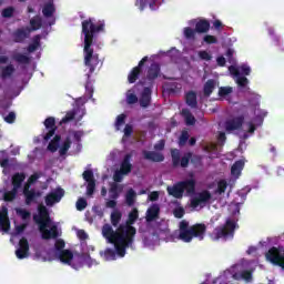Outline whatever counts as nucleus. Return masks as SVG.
Listing matches in <instances>:
<instances>
[{"mask_svg":"<svg viewBox=\"0 0 284 284\" xmlns=\"http://www.w3.org/2000/svg\"><path fill=\"white\" fill-rule=\"evenodd\" d=\"M17 119V114H14V112H9V114L4 118V121L7 123H14Z\"/></svg>","mask_w":284,"mask_h":284,"instance_id":"64","label":"nucleus"},{"mask_svg":"<svg viewBox=\"0 0 284 284\" xmlns=\"http://www.w3.org/2000/svg\"><path fill=\"white\" fill-rule=\"evenodd\" d=\"M102 235L109 243H112L115 247L118 256H125V250L132 247L134 243V236H136V227L121 224L116 231L112 229V225L104 224L102 226Z\"/></svg>","mask_w":284,"mask_h":284,"instance_id":"2","label":"nucleus"},{"mask_svg":"<svg viewBox=\"0 0 284 284\" xmlns=\"http://www.w3.org/2000/svg\"><path fill=\"white\" fill-rule=\"evenodd\" d=\"M16 212L19 216H21L22 221H28V219L31 216L30 211L26 209H17Z\"/></svg>","mask_w":284,"mask_h":284,"instance_id":"49","label":"nucleus"},{"mask_svg":"<svg viewBox=\"0 0 284 284\" xmlns=\"http://www.w3.org/2000/svg\"><path fill=\"white\" fill-rule=\"evenodd\" d=\"M243 168H245V162H243V160L236 161L231 168V174L233 176H241Z\"/></svg>","mask_w":284,"mask_h":284,"instance_id":"31","label":"nucleus"},{"mask_svg":"<svg viewBox=\"0 0 284 284\" xmlns=\"http://www.w3.org/2000/svg\"><path fill=\"white\" fill-rule=\"evenodd\" d=\"M243 123H245V116L239 115L236 118L226 120L224 128L226 132H234V130H241L243 128Z\"/></svg>","mask_w":284,"mask_h":284,"instance_id":"11","label":"nucleus"},{"mask_svg":"<svg viewBox=\"0 0 284 284\" xmlns=\"http://www.w3.org/2000/svg\"><path fill=\"white\" fill-rule=\"evenodd\" d=\"M121 192H123V187H121V185L118 183H112L109 190L110 199H119V194H121Z\"/></svg>","mask_w":284,"mask_h":284,"instance_id":"33","label":"nucleus"},{"mask_svg":"<svg viewBox=\"0 0 284 284\" xmlns=\"http://www.w3.org/2000/svg\"><path fill=\"white\" fill-rule=\"evenodd\" d=\"M131 159H132V154H130V153H128L124 156V159L120 165L121 174L128 175V174H130V172H132V163H130Z\"/></svg>","mask_w":284,"mask_h":284,"instance_id":"24","label":"nucleus"},{"mask_svg":"<svg viewBox=\"0 0 284 284\" xmlns=\"http://www.w3.org/2000/svg\"><path fill=\"white\" fill-rule=\"evenodd\" d=\"M31 32H32V30L28 27L24 29L23 28L17 29L12 33V39H13L14 43H23L26 41V39L30 38Z\"/></svg>","mask_w":284,"mask_h":284,"instance_id":"15","label":"nucleus"},{"mask_svg":"<svg viewBox=\"0 0 284 284\" xmlns=\"http://www.w3.org/2000/svg\"><path fill=\"white\" fill-rule=\"evenodd\" d=\"M161 77V64L153 62L146 70V79L151 83H154L155 79Z\"/></svg>","mask_w":284,"mask_h":284,"instance_id":"16","label":"nucleus"},{"mask_svg":"<svg viewBox=\"0 0 284 284\" xmlns=\"http://www.w3.org/2000/svg\"><path fill=\"white\" fill-rule=\"evenodd\" d=\"M171 158L173 168H187L190 161L193 165H201V155H192V152H187L181 158V151L173 149L171 150Z\"/></svg>","mask_w":284,"mask_h":284,"instance_id":"5","label":"nucleus"},{"mask_svg":"<svg viewBox=\"0 0 284 284\" xmlns=\"http://www.w3.org/2000/svg\"><path fill=\"white\" fill-rule=\"evenodd\" d=\"M139 103L142 108H150V103H152V89L146 87L143 89L141 97L139 99Z\"/></svg>","mask_w":284,"mask_h":284,"instance_id":"20","label":"nucleus"},{"mask_svg":"<svg viewBox=\"0 0 284 284\" xmlns=\"http://www.w3.org/2000/svg\"><path fill=\"white\" fill-rule=\"evenodd\" d=\"M253 271L252 270H244L242 272L239 271L237 265V281H245L246 283H252V276Z\"/></svg>","mask_w":284,"mask_h":284,"instance_id":"30","label":"nucleus"},{"mask_svg":"<svg viewBox=\"0 0 284 284\" xmlns=\"http://www.w3.org/2000/svg\"><path fill=\"white\" fill-rule=\"evenodd\" d=\"M44 126L45 130H49L45 135L43 136V139L45 141H50L52 139V136H54L55 132H57V120L52 116H49L44 120Z\"/></svg>","mask_w":284,"mask_h":284,"instance_id":"14","label":"nucleus"},{"mask_svg":"<svg viewBox=\"0 0 284 284\" xmlns=\"http://www.w3.org/2000/svg\"><path fill=\"white\" fill-rule=\"evenodd\" d=\"M72 145V140L70 138H67L62 145L60 146L59 154L60 156H64V154H68V150H70Z\"/></svg>","mask_w":284,"mask_h":284,"instance_id":"41","label":"nucleus"},{"mask_svg":"<svg viewBox=\"0 0 284 284\" xmlns=\"http://www.w3.org/2000/svg\"><path fill=\"white\" fill-rule=\"evenodd\" d=\"M125 119H126V115L124 113L116 116V121H115L116 130H121V125H125Z\"/></svg>","mask_w":284,"mask_h":284,"instance_id":"52","label":"nucleus"},{"mask_svg":"<svg viewBox=\"0 0 284 284\" xmlns=\"http://www.w3.org/2000/svg\"><path fill=\"white\" fill-rule=\"evenodd\" d=\"M232 87H221L219 89V97H227V94H232Z\"/></svg>","mask_w":284,"mask_h":284,"instance_id":"54","label":"nucleus"},{"mask_svg":"<svg viewBox=\"0 0 284 284\" xmlns=\"http://www.w3.org/2000/svg\"><path fill=\"white\" fill-rule=\"evenodd\" d=\"M166 192L170 196L174 199H183V186L181 182L175 183L173 186H168Z\"/></svg>","mask_w":284,"mask_h":284,"instance_id":"21","label":"nucleus"},{"mask_svg":"<svg viewBox=\"0 0 284 284\" xmlns=\"http://www.w3.org/2000/svg\"><path fill=\"white\" fill-rule=\"evenodd\" d=\"M17 194H19V191L17 189H12L11 191L4 192L3 199L10 203L17 199Z\"/></svg>","mask_w":284,"mask_h":284,"instance_id":"42","label":"nucleus"},{"mask_svg":"<svg viewBox=\"0 0 284 284\" xmlns=\"http://www.w3.org/2000/svg\"><path fill=\"white\" fill-rule=\"evenodd\" d=\"M55 256H58L59 261L61 263H65L67 265H70L72 263V258H74V253L70 250L61 251L60 253H57Z\"/></svg>","mask_w":284,"mask_h":284,"instance_id":"25","label":"nucleus"},{"mask_svg":"<svg viewBox=\"0 0 284 284\" xmlns=\"http://www.w3.org/2000/svg\"><path fill=\"white\" fill-rule=\"evenodd\" d=\"M203 41H204L205 43H207L209 45H212L213 43H217V42H219V40L216 39V37L210 36V34L204 36Z\"/></svg>","mask_w":284,"mask_h":284,"instance_id":"60","label":"nucleus"},{"mask_svg":"<svg viewBox=\"0 0 284 284\" xmlns=\"http://www.w3.org/2000/svg\"><path fill=\"white\" fill-rule=\"evenodd\" d=\"M39 48H41V34H37L32 38V43L28 45L27 50L32 54V52H37Z\"/></svg>","mask_w":284,"mask_h":284,"instance_id":"28","label":"nucleus"},{"mask_svg":"<svg viewBox=\"0 0 284 284\" xmlns=\"http://www.w3.org/2000/svg\"><path fill=\"white\" fill-rule=\"evenodd\" d=\"M182 116H184V121L186 125H195L196 124V118L187 109L182 110Z\"/></svg>","mask_w":284,"mask_h":284,"instance_id":"32","label":"nucleus"},{"mask_svg":"<svg viewBox=\"0 0 284 284\" xmlns=\"http://www.w3.org/2000/svg\"><path fill=\"white\" fill-rule=\"evenodd\" d=\"M143 158L146 161H152V163H163L165 161V155L156 151H143Z\"/></svg>","mask_w":284,"mask_h":284,"instance_id":"19","label":"nucleus"},{"mask_svg":"<svg viewBox=\"0 0 284 284\" xmlns=\"http://www.w3.org/2000/svg\"><path fill=\"white\" fill-rule=\"evenodd\" d=\"M41 191H36L34 189H30V184H24L23 187V196L26 205H31L32 203H37L38 199L42 196Z\"/></svg>","mask_w":284,"mask_h":284,"instance_id":"8","label":"nucleus"},{"mask_svg":"<svg viewBox=\"0 0 284 284\" xmlns=\"http://www.w3.org/2000/svg\"><path fill=\"white\" fill-rule=\"evenodd\" d=\"M13 59L14 61H17V63H24V64L30 63V58L23 53L16 54Z\"/></svg>","mask_w":284,"mask_h":284,"instance_id":"46","label":"nucleus"},{"mask_svg":"<svg viewBox=\"0 0 284 284\" xmlns=\"http://www.w3.org/2000/svg\"><path fill=\"white\" fill-rule=\"evenodd\" d=\"M104 257L106 261H114L116 258V251L106 248L104 252Z\"/></svg>","mask_w":284,"mask_h":284,"instance_id":"51","label":"nucleus"},{"mask_svg":"<svg viewBox=\"0 0 284 284\" xmlns=\"http://www.w3.org/2000/svg\"><path fill=\"white\" fill-rule=\"evenodd\" d=\"M142 72L143 71L134 67L128 75L129 83H136V80L139 79V77H141Z\"/></svg>","mask_w":284,"mask_h":284,"instance_id":"37","label":"nucleus"},{"mask_svg":"<svg viewBox=\"0 0 284 284\" xmlns=\"http://www.w3.org/2000/svg\"><path fill=\"white\" fill-rule=\"evenodd\" d=\"M173 216H175V219H183V216H185V209L182 206L174 209Z\"/></svg>","mask_w":284,"mask_h":284,"instance_id":"57","label":"nucleus"},{"mask_svg":"<svg viewBox=\"0 0 284 284\" xmlns=\"http://www.w3.org/2000/svg\"><path fill=\"white\" fill-rule=\"evenodd\" d=\"M14 14V8L13 7H9L2 10V17L3 19H10L12 18Z\"/></svg>","mask_w":284,"mask_h":284,"instance_id":"55","label":"nucleus"},{"mask_svg":"<svg viewBox=\"0 0 284 284\" xmlns=\"http://www.w3.org/2000/svg\"><path fill=\"white\" fill-rule=\"evenodd\" d=\"M82 179L88 183L87 185L88 196H92V194H94V191L97 190V180L94 179V172L92 170H85L82 173Z\"/></svg>","mask_w":284,"mask_h":284,"instance_id":"10","label":"nucleus"},{"mask_svg":"<svg viewBox=\"0 0 284 284\" xmlns=\"http://www.w3.org/2000/svg\"><path fill=\"white\" fill-rule=\"evenodd\" d=\"M23 181H26V173H14L11 178V185L13 190H21V185H23Z\"/></svg>","mask_w":284,"mask_h":284,"instance_id":"23","label":"nucleus"},{"mask_svg":"<svg viewBox=\"0 0 284 284\" xmlns=\"http://www.w3.org/2000/svg\"><path fill=\"white\" fill-rule=\"evenodd\" d=\"M63 196H65V191L62 187H58L55 191L45 195L44 203L48 207H52L54 203H60Z\"/></svg>","mask_w":284,"mask_h":284,"instance_id":"9","label":"nucleus"},{"mask_svg":"<svg viewBox=\"0 0 284 284\" xmlns=\"http://www.w3.org/2000/svg\"><path fill=\"white\" fill-rule=\"evenodd\" d=\"M225 190H227V181H225V180H220V181L217 182L216 193H217V194H225Z\"/></svg>","mask_w":284,"mask_h":284,"instance_id":"48","label":"nucleus"},{"mask_svg":"<svg viewBox=\"0 0 284 284\" xmlns=\"http://www.w3.org/2000/svg\"><path fill=\"white\" fill-rule=\"evenodd\" d=\"M205 232H207V225L203 223H196L190 226V222L183 220L179 225V241L183 243H192L194 239L203 241L205 239Z\"/></svg>","mask_w":284,"mask_h":284,"instance_id":"4","label":"nucleus"},{"mask_svg":"<svg viewBox=\"0 0 284 284\" xmlns=\"http://www.w3.org/2000/svg\"><path fill=\"white\" fill-rule=\"evenodd\" d=\"M0 231L10 232V217H8V207L6 206L0 211Z\"/></svg>","mask_w":284,"mask_h":284,"instance_id":"17","label":"nucleus"},{"mask_svg":"<svg viewBox=\"0 0 284 284\" xmlns=\"http://www.w3.org/2000/svg\"><path fill=\"white\" fill-rule=\"evenodd\" d=\"M105 30V21L100 20L97 22V19L89 18L82 21V34L84 36V48H83V55H84V65L89 68V73H87L88 81L85 83V90L89 94H93L94 90L90 87V77L94 74L97 70V65L101 62L99 60V54L94 53V49L92 44L94 43V39L99 32H103Z\"/></svg>","mask_w":284,"mask_h":284,"instance_id":"1","label":"nucleus"},{"mask_svg":"<svg viewBox=\"0 0 284 284\" xmlns=\"http://www.w3.org/2000/svg\"><path fill=\"white\" fill-rule=\"evenodd\" d=\"M180 185H182L183 193L194 194L196 192V181L194 179L180 181Z\"/></svg>","mask_w":284,"mask_h":284,"instance_id":"22","label":"nucleus"},{"mask_svg":"<svg viewBox=\"0 0 284 284\" xmlns=\"http://www.w3.org/2000/svg\"><path fill=\"white\" fill-rule=\"evenodd\" d=\"M135 201H136V192L134 191V189H129L125 194L126 205H129V207H132V205H134Z\"/></svg>","mask_w":284,"mask_h":284,"instance_id":"34","label":"nucleus"},{"mask_svg":"<svg viewBox=\"0 0 284 284\" xmlns=\"http://www.w3.org/2000/svg\"><path fill=\"white\" fill-rule=\"evenodd\" d=\"M59 143H61V135H54L53 140L48 144L49 152H57L59 150Z\"/></svg>","mask_w":284,"mask_h":284,"instance_id":"36","label":"nucleus"},{"mask_svg":"<svg viewBox=\"0 0 284 284\" xmlns=\"http://www.w3.org/2000/svg\"><path fill=\"white\" fill-rule=\"evenodd\" d=\"M236 83L240 88H245L250 83V80L246 77L240 75L236 79Z\"/></svg>","mask_w":284,"mask_h":284,"instance_id":"59","label":"nucleus"},{"mask_svg":"<svg viewBox=\"0 0 284 284\" xmlns=\"http://www.w3.org/2000/svg\"><path fill=\"white\" fill-rule=\"evenodd\" d=\"M160 214H161V206L159 204H152L146 210V215H145L146 223H152V221H156Z\"/></svg>","mask_w":284,"mask_h":284,"instance_id":"18","label":"nucleus"},{"mask_svg":"<svg viewBox=\"0 0 284 284\" xmlns=\"http://www.w3.org/2000/svg\"><path fill=\"white\" fill-rule=\"evenodd\" d=\"M210 201H212V193H210L207 190H204L197 193V195L191 200V206L199 207V205H205V203H210Z\"/></svg>","mask_w":284,"mask_h":284,"instance_id":"12","label":"nucleus"},{"mask_svg":"<svg viewBox=\"0 0 284 284\" xmlns=\"http://www.w3.org/2000/svg\"><path fill=\"white\" fill-rule=\"evenodd\" d=\"M139 219V210L133 209L130 213H129V219L126 221V225H129V227H132V225H134V223H136V220Z\"/></svg>","mask_w":284,"mask_h":284,"instance_id":"40","label":"nucleus"},{"mask_svg":"<svg viewBox=\"0 0 284 284\" xmlns=\"http://www.w3.org/2000/svg\"><path fill=\"white\" fill-rule=\"evenodd\" d=\"M216 90V80L214 79H209L203 87V94L207 99L212 97V92Z\"/></svg>","mask_w":284,"mask_h":284,"instance_id":"26","label":"nucleus"},{"mask_svg":"<svg viewBox=\"0 0 284 284\" xmlns=\"http://www.w3.org/2000/svg\"><path fill=\"white\" fill-rule=\"evenodd\" d=\"M33 221L39 225V231L43 241H50V239H59V229L57 225H52V219H50V212L43 204L38 205V214L33 215ZM50 227V230H48Z\"/></svg>","mask_w":284,"mask_h":284,"instance_id":"3","label":"nucleus"},{"mask_svg":"<svg viewBox=\"0 0 284 284\" xmlns=\"http://www.w3.org/2000/svg\"><path fill=\"white\" fill-rule=\"evenodd\" d=\"M77 236L80 241H88V233L84 230H78Z\"/></svg>","mask_w":284,"mask_h":284,"instance_id":"63","label":"nucleus"},{"mask_svg":"<svg viewBox=\"0 0 284 284\" xmlns=\"http://www.w3.org/2000/svg\"><path fill=\"white\" fill-rule=\"evenodd\" d=\"M11 74H14V65L9 64L4 67L1 71V78L2 79H8Z\"/></svg>","mask_w":284,"mask_h":284,"instance_id":"43","label":"nucleus"},{"mask_svg":"<svg viewBox=\"0 0 284 284\" xmlns=\"http://www.w3.org/2000/svg\"><path fill=\"white\" fill-rule=\"evenodd\" d=\"M37 181H39V173H33L29 179L26 185H33V183H37Z\"/></svg>","mask_w":284,"mask_h":284,"instance_id":"62","label":"nucleus"},{"mask_svg":"<svg viewBox=\"0 0 284 284\" xmlns=\"http://www.w3.org/2000/svg\"><path fill=\"white\" fill-rule=\"evenodd\" d=\"M75 116H77V112H74V111L67 112L65 116H63L62 120L60 121V125L70 123V121H74Z\"/></svg>","mask_w":284,"mask_h":284,"instance_id":"44","label":"nucleus"},{"mask_svg":"<svg viewBox=\"0 0 284 284\" xmlns=\"http://www.w3.org/2000/svg\"><path fill=\"white\" fill-rule=\"evenodd\" d=\"M195 31L200 34H205V32H210V21L206 19H202L195 23Z\"/></svg>","mask_w":284,"mask_h":284,"instance_id":"27","label":"nucleus"},{"mask_svg":"<svg viewBox=\"0 0 284 284\" xmlns=\"http://www.w3.org/2000/svg\"><path fill=\"white\" fill-rule=\"evenodd\" d=\"M189 140L190 133H187V131H183L179 139V145L183 148V145H185V143H187Z\"/></svg>","mask_w":284,"mask_h":284,"instance_id":"53","label":"nucleus"},{"mask_svg":"<svg viewBox=\"0 0 284 284\" xmlns=\"http://www.w3.org/2000/svg\"><path fill=\"white\" fill-rule=\"evenodd\" d=\"M184 37L185 39H196V30L190 27L184 28Z\"/></svg>","mask_w":284,"mask_h":284,"instance_id":"50","label":"nucleus"},{"mask_svg":"<svg viewBox=\"0 0 284 284\" xmlns=\"http://www.w3.org/2000/svg\"><path fill=\"white\" fill-rule=\"evenodd\" d=\"M185 102L189 108H199V102L196 101V92L189 91L185 94Z\"/></svg>","mask_w":284,"mask_h":284,"instance_id":"29","label":"nucleus"},{"mask_svg":"<svg viewBox=\"0 0 284 284\" xmlns=\"http://www.w3.org/2000/svg\"><path fill=\"white\" fill-rule=\"evenodd\" d=\"M199 58L202 61H212V54H210V52L203 50V51H199Z\"/></svg>","mask_w":284,"mask_h":284,"instance_id":"58","label":"nucleus"},{"mask_svg":"<svg viewBox=\"0 0 284 284\" xmlns=\"http://www.w3.org/2000/svg\"><path fill=\"white\" fill-rule=\"evenodd\" d=\"M121 219H123V214L119 211H114L111 213V225L113 227H119V223H121Z\"/></svg>","mask_w":284,"mask_h":284,"instance_id":"39","label":"nucleus"},{"mask_svg":"<svg viewBox=\"0 0 284 284\" xmlns=\"http://www.w3.org/2000/svg\"><path fill=\"white\" fill-rule=\"evenodd\" d=\"M234 281H239L237 265L224 271L222 275L215 278V284H230L234 283Z\"/></svg>","mask_w":284,"mask_h":284,"instance_id":"7","label":"nucleus"},{"mask_svg":"<svg viewBox=\"0 0 284 284\" xmlns=\"http://www.w3.org/2000/svg\"><path fill=\"white\" fill-rule=\"evenodd\" d=\"M236 230V223L233 220H226L223 225L216 226L211 233L212 241H227L234 239V232Z\"/></svg>","mask_w":284,"mask_h":284,"instance_id":"6","label":"nucleus"},{"mask_svg":"<svg viewBox=\"0 0 284 284\" xmlns=\"http://www.w3.org/2000/svg\"><path fill=\"white\" fill-rule=\"evenodd\" d=\"M154 150L156 152H163V150H165V140H160L158 143H155Z\"/></svg>","mask_w":284,"mask_h":284,"instance_id":"61","label":"nucleus"},{"mask_svg":"<svg viewBox=\"0 0 284 284\" xmlns=\"http://www.w3.org/2000/svg\"><path fill=\"white\" fill-rule=\"evenodd\" d=\"M57 9H54V4L52 3H48L43 7L42 9V14L43 17H45L47 19H50V17H53L54 12Z\"/></svg>","mask_w":284,"mask_h":284,"instance_id":"38","label":"nucleus"},{"mask_svg":"<svg viewBox=\"0 0 284 284\" xmlns=\"http://www.w3.org/2000/svg\"><path fill=\"white\" fill-rule=\"evenodd\" d=\"M30 254V243L28 242V239L22 237L19 241V248L16 251L17 258L23 260L28 258Z\"/></svg>","mask_w":284,"mask_h":284,"instance_id":"13","label":"nucleus"},{"mask_svg":"<svg viewBox=\"0 0 284 284\" xmlns=\"http://www.w3.org/2000/svg\"><path fill=\"white\" fill-rule=\"evenodd\" d=\"M75 207L78 210V212H83V210H85V207H88V200L80 197L78 199L77 203H75Z\"/></svg>","mask_w":284,"mask_h":284,"instance_id":"47","label":"nucleus"},{"mask_svg":"<svg viewBox=\"0 0 284 284\" xmlns=\"http://www.w3.org/2000/svg\"><path fill=\"white\" fill-rule=\"evenodd\" d=\"M126 103L129 105H134V103H139V97H136V94L134 93H129L126 95Z\"/></svg>","mask_w":284,"mask_h":284,"instance_id":"56","label":"nucleus"},{"mask_svg":"<svg viewBox=\"0 0 284 284\" xmlns=\"http://www.w3.org/2000/svg\"><path fill=\"white\" fill-rule=\"evenodd\" d=\"M30 26H31L30 30H33V31L41 30L43 26V19H41L40 16H36L30 20Z\"/></svg>","mask_w":284,"mask_h":284,"instance_id":"35","label":"nucleus"},{"mask_svg":"<svg viewBox=\"0 0 284 284\" xmlns=\"http://www.w3.org/2000/svg\"><path fill=\"white\" fill-rule=\"evenodd\" d=\"M64 248H65V241L61 239L57 240L54 243L55 255L61 252H64L65 251Z\"/></svg>","mask_w":284,"mask_h":284,"instance_id":"45","label":"nucleus"}]
</instances>
